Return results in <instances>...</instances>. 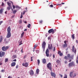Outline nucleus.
Returning a JSON list of instances; mask_svg holds the SVG:
<instances>
[{"label":"nucleus","mask_w":78,"mask_h":78,"mask_svg":"<svg viewBox=\"0 0 78 78\" xmlns=\"http://www.w3.org/2000/svg\"><path fill=\"white\" fill-rule=\"evenodd\" d=\"M7 34L6 36L7 38H9L11 36V27H9L7 28Z\"/></svg>","instance_id":"nucleus-1"},{"label":"nucleus","mask_w":78,"mask_h":78,"mask_svg":"<svg viewBox=\"0 0 78 78\" xmlns=\"http://www.w3.org/2000/svg\"><path fill=\"white\" fill-rule=\"evenodd\" d=\"M69 58H70V59H73V56L71 55L70 56V54H68V55L67 56H66L64 57L65 59H66V60H67Z\"/></svg>","instance_id":"nucleus-2"},{"label":"nucleus","mask_w":78,"mask_h":78,"mask_svg":"<svg viewBox=\"0 0 78 78\" xmlns=\"http://www.w3.org/2000/svg\"><path fill=\"white\" fill-rule=\"evenodd\" d=\"M56 29L53 30V29H51L49 30L48 31V33L49 34H50V33L54 34V33H55V32H56Z\"/></svg>","instance_id":"nucleus-3"},{"label":"nucleus","mask_w":78,"mask_h":78,"mask_svg":"<svg viewBox=\"0 0 78 78\" xmlns=\"http://www.w3.org/2000/svg\"><path fill=\"white\" fill-rule=\"evenodd\" d=\"M9 48V47L4 46L2 47V50L4 51H6Z\"/></svg>","instance_id":"nucleus-4"},{"label":"nucleus","mask_w":78,"mask_h":78,"mask_svg":"<svg viewBox=\"0 0 78 78\" xmlns=\"http://www.w3.org/2000/svg\"><path fill=\"white\" fill-rule=\"evenodd\" d=\"M47 67L48 69L50 70L51 71H52V68H51V63H49L47 65Z\"/></svg>","instance_id":"nucleus-5"},{"label":"nucleus","mask_w":78,"mask_h":78,"mask_svg":"<svg viewBox=\"0 0 78 78\" xmlns=\"http://www.w3.org/2000/svg\"><path fill=\"white\" fill-rule=\"evenodd\" d=\"M5 55V52H3L2 51H0V57L2 58V56H4Z\"/></svg>","instance_id":"nucleus-6"},{"label":"nucleus","mask_w":78,"mask_h":78,"mask_svg":"<svg viewBox=\"0 0 78 78\" xmlns=\"http://www.w3.org/2000/svg\"><path fill=\"white\" fill-rule=\"evenodd\" d=\"M75 66V64L73 62H70L69 64V67H70L71 66Z\"/></svg>","instance_id":"nucleus-7"},{"label":"nucleus","mask_w":78,"mask_h":78,"mask_svg":"<svg viewBox=\"0 0 78 78\" xmlns=\"http://www.w3.org/2000/svg\"><path fill=\"white\" fill-rule=\"evenodd\" d=\"M46 43L45 41L43 42L42 44V48L44 49V50H45V45Z\"/></svg>","instance_id":"nucleus-8"},{"label":"nucleus","mask_w":78,"mask_h":78,"mask_svg":"<svg viewBox=\"0 0 78 78\" xmlns=\"http://www.w3.org/2000/svg\"><path fill=\"white\" fill-rule=\"evenodd\" d=\"M46 55L47 57L49 56V50L48 49H47L46 51Z\"/></svg>","instance_id":"nucleus-9"},{"label":"nucleus","mask_w":78,"mask_h":78,"mask_svg":"<svg viewBox=\"0 0 78 78\" xmlns=\"http://www.w3.org/2000/svg\"><path fill=\"white\" fill-rule=\"evenodd\" d=\"M72 51L73 52H74V53H75V54H76V48H75V46H73Z\"/></svg>","instance_id":"nucleus-10"},{"label":"nucleus","mask_w":78,"mask_h":78,"mask_svg":"<svg viewBox=\"0 0 78 78\" xmlns=\"http://www.w3.org/2000/svg\"><path fill=\"white\" fill-rule=\"evenodd\" d=\"M22 65L23 66H25V67H28V63L26 62L25 63H23Z\"/></svg>","instance_id":"nucleus-11"},{"label":"nucleus","mask_w":78,"mask_h":78,"mask_svg":"<svg viewBox=\"0 0 78 78\" xmlns=\"http://www.w3.org/2000/svg\"><path fill=\"white\" fill-rule=\"evenodd\" d=\"M48 48L49 50H53V47H52V44H51V45L48 44Z\"/></svg>","instance_id":"nucleus-12"},{"label":"nucleus","mask_w":78,"mask_h":78,"mask_svg":"<svg viewBox=\"0 0 78 78\" xmlns=\"http://www.w3.org/2000/svg\"><path fill=\"white\" fill-rule=\"evenodd\" d=\"M51 74L52 76H53L54 78H55L56 77V74L55 73L51 72Z\"/></svg>","instance_id":"nucleus-13"},{"label":"nucleus","mask_w":78,"mask_h":78,"mask_svg":"<svg viewBox=\"0 0 78 78\" xmlns=\"http://www.w3.org/2000/svg\"><path fill=\"white\" fill-rule=\"evenodd\" d=\"M16 65V62H13L12 63L11 66L12 67H14Z\"/></svg>","instance_id":"nucleus-14"},{"label":"nucleus","mask_w":78,"mask_h":78,"mask_svg":"<svg viewBox=\"0 0 78 78\" xmlns=\"http://www.w3.org/2000/svg\"><path fill=\"white\" fill-rule=\"evenodd\" d=\"M30 75H34V71L33 70H31L30 72Z\"/></svg>","instance_id":"nucleus-15"},{"label":"nucleus","mask_w":78,"mask_h":78,"mask_svg":"<svg viewBox=\"0 0 78 78\" xmlns=\"http://www.w3.org/2000/svg\"><path fill=\"white\" fill-rule=\"evenodd\" d=\"M42 61V62L44 64H45L46 63V59H45L44 58L43 59Z\"/></svg>","instance_id":"nucleus-16"},{"label":"nucleus","mask_w":78,"mask_h":78,"mask_svg":"<svg viewBox=\"0 0 78 78\" xmlns=\"http://www.w3.org/2000/svg\"><path fill=\"white\" fill-rule=\"evenodd\" d=\"M58 54H59V55L60 56H62L63 54H62V53H61V51H58Z\"/></svg>","instance_id":"nucleus-17"},{"label":"nucleus","mask_w":78,"mask_h":78,"mask_svg":"<svg viewBox=\"0 0 78 78\" xmlns=\"http://www.w3.org/2000/svg\"><path fill=\"white\" fill-rule=\"evenodd\" d=\"M73 72H70V73H69V76H70V77H72V76H73Z\"/></svg>","instance_id":"nucleus-18"},{"label":"nucleus","mask_w":78,"mask_h":78,"mask_svg":"<svg viewBox=\"0 0 78 78\" xmlns=\"http://www.w3.org/2000/svg\"><path fill=\"white\" fill-rule=\"evenodd\" d=\"M67 47V44H64L63 45V48H66Z\"/></svg>","instance_id":"nucleus-19"},{"label":"nucleus","mask_w":78,"mask_h":78,"mask_svg":"<svg viewBox=\"0 0 78 78\" xmlns=\"http://www.w3.org/2000/svg\"><path fill=\"white\" fill-rule=\"evenodd\" d=\"M4 9H1L0 10V14H2Z\"/></svg>","instance_id":"nucleus-20"},{"label":"nucleus","mask_w":78,"mask_h":78,"mask_svg":"<svg viewBox=\"0 0 78 78\" xmlns=\"http://www.w3.org/2000/svg\"><path fill=\"white\" fill-rule=\"evenodd\" d=\"M17 9H16L15 10H14L13 11V14H16V12H17Z\"/></svg>","instance_id":"nucleus-21"},{"label":"nucleus","mask_w":78,"mask_h":78,"mask_svg":"<svg viewBox=\"0 0 78 78\" xmlns=\"http://www.w3.org/2000/svg\"><path fill=\"white\" fill-rule=\"evenodd\" d=\"M72 37L73 39H75V34H73L72 36Z\"/></svg>","instance_id":"nucleus-22"},{"label":"nucleus","mask_w":78,"mask_h":78,"mask_svg":"<svg viewBox=\"0 0 78 78\" xmlns=\"http://www.w3.org/2000/svg\"><path fill=\"white\" fill-rule=\"evenodd\" d=\"M39 70L38 69H37L36 70V73L37 74L39 73Z\"/></svg>","instance_id":"nucleus-23"},{"label":"nucleus","mask_w":78,"mask_h":78,"mask_svg":"<svg viewBox=\"0 0 78 78\" xmlns=\"http://www.w3.org/2000/svg\"><path fill=\"white\" fill-rule=\"evenodd\" d=\"M24 33H25L24 32H23L21 34V37H23V35H24Z\"/></svg>","instance_id":"nucleus-24"},{"label":"nucleus","mask_w":78,"mask_h":78,"mask_svg":"<svg viewBox=\"0 0 78 78\" xmlns=\"http://www.w3.org/2000/svg\"><path fill=\"white\" fill-rule=\"evenodd\" d=\"M3 37L2 36L0 38V42H1L2 41V40L3 39Z\"/></svg>","instance_id":"nucleus-25"},{"label":"nucleus","mask_w":78,"mask_h":78,"mask_svg":"<svg viewBox=\"0 0 78 78\" xmlns=\"http://www.w3.org/2000/svg\"><path fill=\"white\" fill-rule=\"evenodd\" d=\"M37 62L38 63V65H39V64H40V60L39 59L37 60Z\"/></svg>","instance_id":"nucleus-26"},{"label":"nucleus","mask_w":78,"mask_h":78,"mask_svg":"<svg viewBox=\"0 0 78 78\" xmlns=\"http://www.w3.org/2000/svg\"><path fill=\"white\" fill-rule=\"evenodd\" d=\"M22 20H20L19 21V23H20V24L22 23Z\"/></svg>","instance_id":"nucleus-27"},{"label":"nucleus","mask_w":78,"mask_h":78,"mask_svg":"<svg viewBox=\"0 0 78 78\" xmlns=\"http://www.w3.org/2000/svg\"><path fill=\"white\" fill-rule=\"evenodd\" d=\"M8 58H6L5 60V62H8Z\"/></svg>","instance_id":"nucleus-28"},{"label":"nucleus","mask_w":78,"mask_h":78,"mask_svg":"<svg viewBox=\"0 0 78 78\" xmlns=\"http://www.w3.org/2000/svg\"><path fill=\"white\" fill-rule=\"evenodd\" d=\"M7 4L9 6H11V3H10L9 2H8Z\"/></svg>","instance_id":"nucleus-29"},{"label":"nucleus","mask_w":78,"mask_h":78,"mask_svg":"<svg viewBox=\"0 0 78 78\" xmlns=\"http://www.w3.org/2000/svg\"><path fill=\"white\" fill-rule=\"evenodd\" d=\"M37 46V45L35 44V45L34 46V49H36V48Z\"/></svg>","instance_id":"nucleus-30"},{"label":"nucleus","mask_w":78,"mask_h":78,"mask_svg":"<svg viewBox=\"0 0 78 78\" xmlns=\"http://www.w3.org/2000/svg\"><path fill=\"white\" fill-rule=\"evenodd\" d=\"M11 8V6H9V7H7V9H8V10H10Z\"/></svg>","instance_id":"nucleus-31"},{"label":"nucleus","mask_w":78,"mask_h":78,"mask_svg":"<svg viewBox=\"0 0 78 78\" xmlns=\"http://www.w3.org/2000/svg\"><path fill=\"white\" fill-rule=\"evenodd\" d=\"M76 76V73H75L74 75H73V78H74V77H75Z\"/></svg>","instance_id":"nucleus-32"},{"label":"nucleus","mask_w":78,"mask_h":78,"mask_svg":"<svg viewBox=\"0 0 78 78\" xmlns=\"http://www.w3.org/2000/svg\"><path fill=\"white\" fill-rule=\"evenodd\" d=\"M16 58V55H13L12 57V58L13 59H14V58Z\"/></svg>","instance_id":"nucleus-33"},{"label":"nucleus","mask_w":78,"mask_h":78,"mask_svg":"<svg viewBox=\"0 0 78 78\" xmlns=\"http://www.w3.org/2000/svg\"><path fill=\"white\" fill-rule=\"evenodd\" d=\"M30 26H31V24H29L28 25H27V27L29 28H30Z\"/></svg>","instance_id":"nucleus-34"},{"label":"nucleus","mask_w":78,"mask_h":78,"mask_svg":"<svg viewBox=\"0 0 78 78\" xmlns=\"http://www.w3.org/2000/svg\"><path fill=\"white\" fill-rule=\"evenodd\" d=\"M67 78V75L66 74H65V76L64 78Z\"/></svg>","instance_id":"nucleus-35"},{"label":"nucleus","mask_w":78,"mask_h":78,"mask_svg":"<svg viewBox=\"0 0 78 78\" xmlns=\"http://www.w3.org/2000/svg\"><path fill=\"white\" fill-rule=\"evenodd\" d=\"M57 63H58V64H59V62H60V61L59 60H58L56 61Z\"/></svg>","instance_id":"nucleus-36"},{"label":"nucleus","mask_w":78,"mask_h":78,"mask_svg":"<svg viewBox=\"0 0 78 78\" xmlns=\"http://www.w3.org/2000/svg\"><path fill=\"white\" fill-rule=\"evenodd\" d=\"M22 17H23V14L22 13V12H21V16L20 17V18H21V19H22Z\"/></svg>","instance_id":"nucleus-37"},{"label":"nucleus","mask_w":78,"mask_h":78,"mask_svg":"<svg viewBox=\"0 0 78 78\" xmlns=\"http://www.w3.org/2000/svg\"><path fill=\"white\" fill-rule=\"evenodd\" d=\"M16 9H19V8H20V7L19 6H16Z\"/></svg>","instance_id":"nucleus-38"},{"label":"nucleus","mask_w":78,"mask_h":78,"mask_svg":"<svg viewBox=\"0 0 78 78\" xmlns=\"http://www.w3.org/2000/svg\"><path fill=\"white\" fill-rule=\"evenodd\" d=\"M22 41H21L20 42V44H19V45H22Z\"/></svg>","instance_id":"nucleus-39"},{"label":"nucleus","mask_w":78,"mask_h":78,"mask_svg":"<svg viewBox=\"0 0 78 78\" xmlns=\"http://www.w3.org/2000/svg\"><path fill=\"white\" fill-rule=\"evenodd\" d=\"M12 6H13V9H15V8H16V7H15V6L14 5H13Z\"/></svg>","instance_id":"nucleus-40"},{"label":"nucleus","mask_w":78,"mask_h":78,"mask_svg":"<svg viewBox=\"0 0 78 78\" xmlns=\"http://www.w3.org/2000/svg\"><path fill=\"white\" fill-rule=\"evenodd\" d=\"M27 55H25L23 57V58L24 59H25V58H26V57H27Z\"/></svg>","instance_id":"nucleus-41"},{"label":"nucleus","mask_w":78,"mask_h":78,"mask_svg":"<svg viewBox=\"0 0 78 78\" xmlns=\"http://www.w3.org/2000/svg\"><path fill=\"white\" fill-rule=\"evenodd\" d=\"M55 47H54L53 51H55Z\"/></svg>","instance_id":"nucleus-42"},{"label":"nucleus","mask_w":78,"mask_h":78,"mask_svg":"<svg viewBox=\"0 0 78 78\" xmlns=\"http://www.w3.org/2000/svg\"><path fill=\"white\" fill-rule=\"evenodd\" d=\"M25 11H24L23 12V15H24L25 14Z\"/></svg>","instance_id":"nucleus-43"},{"label":"nucleus","mask_w":78,"mask_h":78,"mask_svg":"<svg viewBox=\"0 0 78 78\" xmlns=\"http://www.w3.org/2000/svg\"><path fill=\"white\" fill-rule=\"evenodd\" d=\"M43 21L42 20H41V21H39L40 23H42Z\"/></svg>","instance_id":"nucleus-44"},{"label":"nucleus","mask_w":78,"mask_h":78,"mask_svg":"<svg viewBox=\"0 0 78 78\" xmlns=\"http://www.w3.org/2000/svg\"><path fill=\"white\" fill-rule=\"evenodd\" d=\"M18 67H19V65H17L16 66V69H18Z\"/></svg>","instance_id":"nucleus-45"},{"label":"nucleus","mask_w":78,"mask_h":78,"mask_svg":"<svg viewBox=\"0 0 78 78\" xmlns=\"http://www.w3.org/2000/svg\"><path fill=\"white\" fill-rule=\"evenodd\" d=\"M5 72V70H4V69H2L1 70V72Z\"/></svg>","instance_id":"nucleus-46"},{"label":"nucleus","mask_w":78,"mask_h":78,"mask_svg":"<svg viewBox=\"0 0 78 78\" xmlns=\"http://www.w3.org/2000/svg\"><path fill=\"white\" fill-rule=\"evenodd\" d=\"M2 23H3V21H1L0 22V25L2 24Z\"/></svg>","instance_id":"nucleus-47"},{"label":"nucleus","mask_w":78,"mask_h":78,"mask_svg":"<svg viewBox=\"0 0 78 78\" xmlns=\"http://www.w3.org/2000/svg\"><path fill=\"white\" fill-rule=\"evenodd\" d=\"M50 6L51 8H53V5H50Z\"/></svg>","instance_id":"nucleus-48"},{"label":"nucleus","mask_w":78,"mask_h":78,"mask_svg":"<svg viewBox=\"0 0 78 78\" xmlns=\"http://www.w3.org/2000/svg\"><path fill=\"white\" fill-rule=\"evenodd\" d=\"M59 76H60L61 78H62V75L60 74Z\"/></svg>","instance_id":"nucleus-49"},{"label":"nucleus","mask_w":78,"mask_h":78,"mask_svg":"<svg viewBox=\"0 0 78 78\" xmlns=\"http://www.w3.org/2000/svg\"><path fill=\"white\" fill-rule=\"evenodd\" d=\"M48 40H50V37H48Z\"/></svg>","instance_id":"nucleus-50"},{"label":"nucleus","mask_w":78,"mask_h":78,"mask_svg":"<svg viewBox=\"0 0 78 78\" xmlns=\"http://www.w3.org/2000/svg\"><path fill=\"white\" fill-rule=\"evenodd\" d=\"M8 78H12V77L10 76H9L8 77Z\"/></svg>","instance_id":"nucleus-51"},{"label":"nucleus","mask_w":78,"mask_h":78,"mask_svg":"<svg viewBox=\"0 0 78 78\" xmlns=\"http://www.w3.org/2000/svg\"><path fill=\"white\" fill-rule=\"evenodd\" d=\"M16 59H14L13 60V61H14L15 62H16Z\"/></svg>","instance_id":"nucleus-52"},{"label":"nucleus","mask_w":78,"mask_h":78,"mask_svg":"<svg viewBox=\"0 0 78 78\" xmlns=\"http://www.w3.org/2000/svg\"><path fill=\"white\" fill-rule=\"evenodd\" d=\"M27 31V29H24V31Z\"/></svg>","instance_id":"nucleus-53"},{"label":"nucleus","mask_w":78,"mask_h":78,"mask_svg":"<svg viewBox=\"0 0 78 78\" xmlns=\"http://www.w3.org/2000/svg\"><path fill=\"white\" fill-rule=\"evenodd\" d=\"M3 5H4V4L3 3V2H2V6H3Z\"/></svg>","instance_id":"nucleus-54"},{"label":"nucleus","mask_w":78,"mask_h":78,"mask_svg":"<svg viewBox=\"0 0 78 78\" xmlns=\"http://www.w3.org/2000/svg\"><path fill=\"white\" fill-rule=\"evenodd\" d=\"M64 42V44H66V41H65Z\"/></svg>","instance_id":"nucleus-55"},{"label":"nucleus","mask_w":78,"mask_h":78,"mask_svg":"<svg viewBox=\"0 0 78 78\" xmlns=\"http://www.w3.org/2000/svg\"><path fill=\"white\" fill-rule=\"evenodd\" d=\"M65 64H67V61H65Z\"/></svg>","instance_id":"nucleus-56"},{"label":"nucleus","mask_w":78,"mask_h":78,"mask_svg":"<svg viewBox=\"0 0 78 78\" xmlns=\"http://www.w3.org/2000/svg\"><path fill=\"white\" fill-rule=\"evenodd\" d=\"M76 42L77 44H78V40H76Z\"/></svg>","instance_id":"nucleus-57"},{"label":"nucleus","mask_w":78,"mask_h":78,"mask_svg":"<svg viewBox=\"0 0 78 78\" xmlns=\"http://www.w3.org/2000/svg\"><path fill=\"white\" fill-rule=\"evenodd\" d=\"M76 62L77 64H78V60H77L76 61Z\"/></svg>","instance_id":"nucleus-58"},{"label":"nucleus","mask_w":78,"mask_h":78,"mask_svg":"<svg viewBox=\"0 0 78 78\" xmlns=\"http://www.w3.org/2000/svg\"><path fill=\"white\" fill-rule=\"evenodd\" d=\"M53 58H55V55H53Z\"/></svg>","instance_id":"nucleus-59"},{"label":"nucleus","mask_w":78,"mask_h":78,"mask_svg":"<svg viewBox=\"0 0 78 78\" xmlns=\"http://www.w3.org/2000/svg\"><path fill=\"white\" fill-rule=\"evenodd\" d=\"M64 4H65L64 3H62V5H64Z\"/></svg>","instance_id":"nucleus-60"},{"label":"nucleus","mask_w":78,"mask_h":78,"mask_svg":"<svg viewBox=\"0 0 78 78\" xmlns=\"http://www.w3.org/2000/svg\"><path fill=\"white\" fill-rule=\"evenodd\" d=\"M72 61V60H70L69 61V62H71Z\"/></svg>","instance_id":"nucleus-61"},{"label":"nucleus","mask_w":78,"mask_h":78,"mask_svg":"<svg viewBox=\"0 0 78 78\" xmlns=\"http://www.w3.org/2000/svg\"><path fill=\"white\" fill-rule=\"evenodd\" d=\"M1 65H2V63H0V65L1 66Z\"/></svg>","instance_id":"nucleus-62"},{"label":"nucleus","mask_w":78,"mask_h":78,"mask_svg":"<svg viewBox=\"0 0 78 78\" xmlns=\"http://www.w3.org/2000/svg\"><path fill=\"white\" fill-rule=\"evenodd\" d=\"M21 52H22L23 51V49H22L21 50Z\"/></svg>","instance_id":"nucleus-63"},{"label":"nucleus","mask_w":78,"mask_h":78,"mask_svg":"<svg viewBox=\"0 0 78 78\" xmlns=\"http://www.w3.org/2000/svg\"><path fill=\"white\" fill-rule=\"evenodd\" d=\"M24 23H27V21H25L24 22Z\"/></svg>","instance_id":"nucleus-64"}]
</instances>
